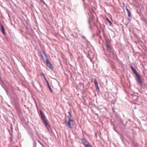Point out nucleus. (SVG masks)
Here are the masks:
<instances>
[{"mask_svg": "<svg viewBox=\"0 0 147 147\" xmlns=\"http://www.w3.org/2000/svg\"><path fill=\"white\" fill-rule=\"evenodd\" d=\"M88 22L89 25H90V18H88Z\"/></svg>", "mask_w": 147, "mask_h": 147, "instance_id": "obj_15", "label": "nucleus"}, {"mask_svg": "<svg viewBox=\"0 0 147 147\" xmlns=\"http://www.w3.org/2000/svg\"><path fill=\"white\" fill-rule=\"evenodd\" d=\"M94 83L95 84V86L97 89V91H98L99 90V89L98 87V84L96 80L94 79Z\"/></svg>", "mask_w": 147, "mask_h": 147, "instance_id": "obj_9", "label": "nucleus"}, {"mask_svg": "<svg viewBox=\"0 0 147 147\" xmlns=\"http://www.w3.org/2000/svg\"><path fill=\"white\" fill-rule=\"evenodd\" d=\"M1 77V75H0V78Z\"/></svg>", "mask_w": 147, "mask_h": 147, "instance_id": "obj_23", "label": "nucleus"}, {"mask_svg": "<svg viewBox=\"0 0 147 147\" xmlns=\"http://www.w3.org/2000/svg\"><path fill=\"white\" fill-rule=\"evenodd\" d=\"M109 51L110 53L112 54L113 56V58L114 59H116L117 58V56L115 51H114L112 49Z\"/></svg>", "mask_w": 147, "mask_h": 147, "instance_id": "obj_6", "label": "nucleus"}, {"mask_svg": "<svg viewBox=\"0 0 147 147\" xmlns=\"http://www.w3.org/2000/svg\"><path fill=\"white\" fill-rule=\"evenodd\" d=\"M126 10H127V12H129V11H129V9H127V6H126Z\"/></svg>", "mask_w": 147, "mask_h": 147, "instance_id": "obj_17", "label": "nucleus"}, {"mask_svg": "<svg viewBox=\"0 0 147 147\" xmlns=\"http://www.w3.org/2000/svg\"><path fill=\"white\" fill-rule=\"evenodd\" d=\"M45 80H46L47 84H49V82H48V80H47L46 78H45Z\"/></svg>", "mask_w": 147, "mask_h": 147, "instance_id": "obj_16", "label": "nucleus"}, {"mask_svg": "<svg viewBox=\"0 0 147 147\" xmlns=\"http://www.w3.org/2000/svg\"><path fill=\"white\" fill-rule=\"evenodd\" d=\"M136 75L137 77V78L136 79V81L138 83L140 84V85H142V81L141 79L140 76L138 74Z\"/></svg>", "mask_w": 147, "mask_h": 147, "instance_id": "obj_4", "label": "nucleus"}, {"mask_svg": "<svg viewBox=\"0 0 147 147\" xmlns=\"http://www.w3.org/2000/svg\"><path fill=\"white\" fill-rule=\"evenodd\" d=\"M107 50H110L111 49H112L111 48L110 46L108 44H107Z\"/></svg>", "mask_w": 147, "mask_h": 147, "instance_id": "obj_12", "label": "nucleus"}, {"mask_svg": "<svg viewBox=\"0 0 147 147\" xmlns=\"http://www.w3.org/2000/svg\"><path fill=\"white\" fill-rule=\"evenodd\" d=\"M6 92H7V94H8V92H7V91H6Z\"/></svg>", "mask_w": 147, "mask_h": 147, "instance_id": "obj_21", "label": "nucleus"}, {"mask_svg": "<svg viewBox=\"0 0 147 147\" xmlns=\"http://www.w3.org/2000/svg\"><path fill=\"white\" fill-rule=\"evenodd\" d=\"M131 69L133 73L135 75H136L138 74V73H137L136 70L133 67V66H131Z\"/></svg>", "mask_w": 147, "mask_h": 147, "instance_id": "obj_10", "label": "nucleus"}, {"mask_svg": "<svg viewBox=\"0 0 147 147\" xmlns=\"http://www.w3.org/2000/svg\"><path fill=\"white\" fill-rule=\"evenodd\" d=\"M0 75H1V73L0 72Z\"/></svg>", "mask_w": 147, "mask_h": 147, "instance_id": "obj_22", "label": "nucleus"}, {"mask_svg": "<svg viewBox=\"0 0 147 147\" xmlns=\"http://www.w3.org/2000/svg\"><path fill=\"white\" fill-rule=\"evenodd\" d=\"M41 56L42 59H43V60L45 61H46V60L47 59H48L47 58V55L44 53H42L41 54Z\"/></svg>", "mask_w": 147, "mask_h": 147, "instance_id": "obj_7", "label": "nucleus"}, {"mask_svg": "<svg viewBox=\"0 0 147 147\" xmlns=\"http://www.w3.org/2000/svg\"><path fill=\"white\" fill-rule=\"evenodd\" d=\"M40 114L41 121L43 122L44 124L47 129L49 130L50 129V126L48 124L47 121L45 119V116L41 111H40Z\"/></svg>", "mask_w": 147, "mask_h": 147, "instance_id": "obj_2", "label": "nucleus"}, {"mask_svg": "<svg viewBox=\"0 0 147 147\" xmlns=\"http://www.w3.org/2000/svg\"><path fill=\"white\" fill-rule=\"evenodd\" d=\"M45 62L47 66L49 67V68L51 69H53V67L52 66L51 63L49 61L48 59H47Z\"/></svg>", "mask_w": 147, "mask_h": 147, "instance_id": "obj_5", "label": "nucleus"}, {"mask_svg": "<svg viewBox=\"0 0 147 147\" xmlns=\"http://www.w3.org/2000/svg\"><path fill=\"white\" fill-rule=\"evenodd\" d=\"M107 21L111 24H112V23H111V22L110 21V20H109V19L108 18H107Z\"/></svg>", "mask_w": 147, "mask_h": 147, "instance_id": "obj_14", "label": "nucleus"}, {"mask_svg": "<svg viewBox=\"0 0 147 147\" xmlns=\"http://www.w3.org/2000/svg\"><path fill=\"white\" fill-rule=\"evenodd\" d=\"M113 128H114V130L115 131H116V130L115 129V127H114V126H113Z\"/></svg>", "mask_w": 147, "mask_h": 147, "instance_id": "obj_20", "label": "nucleus"}, {"mask_svg": "<svg viewBox=\"0 0 147 147\" xmlns=\"http://www.w3.org/2000/svg\"><path fill=\"white\" fill-rule=\"evenodd\" d=\"M42 76L44 77V78H45L46 77H45V75L43 73H42Z\"/></svg>", "mask_w": 147, "mask_h": 147, "instance_id": "obj_18", "label": "nucleus"}, {"mask_svg": "<svg viewBox=\"0 0 147 147\" xmlns=\"http://www.w3.org/2000/svg\"><path fill=\"white\" fill-rule=\"evenodd\" d=\"M128 20H130L131 19L132 17L131 16V13L130 11L128 12Z\"/></svg>", "mask_w": 147, "mask_h": 147, "instance_id": "obj_11", "label": "nucleus"}, {"mask_svg": "<svg viewBox=\"0 0 147 147\" xmlns=\"http://www.w3.org/2000/svg\"><path fill=\"white\" fill-rule=\"evenodd\" d=\"M47 85L48 88H49V89L50 91L52 93L53 92L52 90V89L51 88L49 84H47Z\"/></svg>", "mask_w": 147, "mask_h": 147, "instance_id": "obj_13", "label": "nucleus"}, {"mask_svg": "<svg viewBox=\"0 0 147 147\" xmlns=\"http://www.w3.org/2000/svg\"><path fill=\"white\" fill-rule=\"evenodd\" d=\"M68 114L69 115V116H68L69 118L68 121H67L65 120V123L66 125L68 127L72 128L73 127V125L72 124L73 122L72 117L71 114L70 112H68Z\"/></svg>", "mask_w": 147, "mask_h": 147, "instance_id": "obj_1", "label": "nucleus"}, {"mask_svg": "<svg viewBox=\"0 0 147 147\" xmlns=\"http://www.w3.org/2000/svg\"><path fill=\"white\" fill-rule=\"evenodd\" d=\"M81 140L85 147H91L92 146L89 144L88 142L86 139L84 138L81 139Z\"/></svg>", "mask_w": 147, "mask_h": 147, "instance_id": "obj_3", "label": "nucleus"}, {"mask_svg": "<svg viewBox=\"0 0 147 147\" xmlns=\"http://www.w3.org/2000/svg\"><path fill=\"white\" fill-rule=\"evenodd\" d=\"M0 26L1 29V32L3 33V35H6V33L5 32L4 26L1 24H0Z\"/></svg>", "mask_w": 147, "mask_h": 147, "instance_id": "obj_8", "label": "nucleus"}, {"mask_svg": "<svg viewBox=\"0 0 147 147\" xmlns=\"http://www.w3.org/2000/svg\"><path fill=\"white\" fill-rule=\"evenodd\" d=\"M0 81H1V82H2V79L1 77L0 78Z\"/></svg>", "mask_w": 147, "mask_h": 147, "instance_id": "obj_19", "label": "nucleus"}]
</instances>
